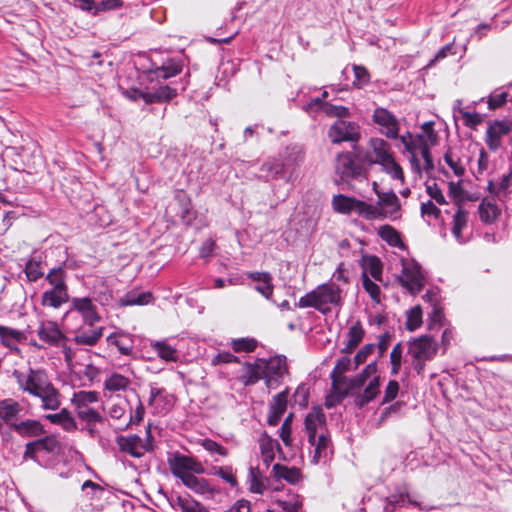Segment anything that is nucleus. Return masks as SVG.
I'll list each match as a JSON object with an SVG mask.
<instances>
[{
    "label": "nucleus",
    "mask_w": 512,
    "mask_h": 512,
    "mask_svg": "<svg viewBox=\"0 0 512 512\" xmlns=\"http://www.w3.org/2000/svg\"><path fill=\"white\" fill-rule=\"evenodd\" d=\"M26 340L23 331L0 325V343L9 348L17 349V344Z\"/></svg>",
    "instance_id": "obj_30"
},
{
    "label": "nucleus",
    "mask_w": 512,
    "mask_h": 512,
    "mask_svg": "<svg viewBox=\"0 0 512 512\" xmlns=\"http://www.w3.org/2000/svg\"><path fill=\"white\" fill-rule=\"evenodd\" d=\"M362 273L370 275L376 281H382V262L375 255H363L360 260Z\"/></svg>",
    "instance_id": "obj_28"
},
{
    "label": "nucleus",
    "mask_w": 512,
    "mask_h": 512,
    "mask_svg": "<svg viewBox=\"0 0 512 512\" xmlns=\"http://www.w3.org/2000/svg\"><path fill=\"white\" fill-rule=\"evenodd\" d=\"M292 420H293V413H290L287 415V417L284 419L281 428H280V438L283 441L285 446H291L292 444V438H291V432H292Z\"/></svg>",
    "instance_id": "obj_63"
},
{
    "label": "nucleus",
    "mask_w": 512,
    "mask_h": 512,
    "mask_svg": "<svg viewBox=\"0 0 512 512\" xmlns=\"http://www.w3.org/2000/svg\"><path fill=\"white\" fill-rule=\"evenodd\" d=\"M124 2L122 0H101L96 2V8L94 10V17L98 16L102 12L117 10L123 7Z\"/></svg>",
    "instance_id": "obj_62"
},
{
    "label": "nucleus",
    "mask_w": 512,
    "mask_h": 512,
    "mask_svg": "<svg viewBox=\"0 0 512 512\" xmlns=\"http://www.w3.org/2000/svg\"><path fill=\"white\" fill-rule=\"evenodd\" d=\"M37 397L41 399L42 408L45 410H56L61 404L59 399V392L52 383Z\"/></svg>",
    "instance_id": "obj_40"
},
{
    "label": "nucleus",
    "mask_w": 512,
    "mask_h": 512,
    "mask_svg": "<svg viewBox=\"0 0 512 512\" xmlns=\"http://www.w3.org/2000/svg\"><path fill=\"white\" fill-rule=\"evenodd\" d=\"M12 375L16 379L19 389L34 397L44 392V389L51 384L43 369L29 368L27 372L14 370Z\"/></svg>",
    "instance_id": "obj_3"
},
{
    "label": "nucleus",
    "mask_w": 512,
    "mask_h": 512,
    "mask_svg": "<svg viewBox=\"0 0 512 512\" xmlns=\"http://www.w3.org/2000/svg\"><path fill=\"white\" fill-rule=\"evenodd\" d=\"M107 342L115 345L122 355H132L133 339L129 333L124 331L113 332L107 337Z\"/></svg>",
    "instance_id": "obj_27"
},
{
    "label": "nucleus",
    "mask_w": 512,
    "mask_h": 512,
    "mask_svg": "<svg viewBox=\"0 0 512 512\" xmlns=\"http://www.w3.org/2000/svg\"><path fill=\"white\" fill-rule=\"evenodd\" d=\"M309 106H317L318 109L328 117H337L338 120L350 116L349 108L342 105H333L329 102L322 101L319 97L312 99Z\"/></svg>",
    "instance_id": "obj_24"
},
{
    "label": "nucleus",
    "mask_w": 512,
    "mask_h": 512,
    "mask_svg": "<svg viewBox=\"0 0 512 512\" xmlns=\"http://www.w3.org/2000/svg\"><path fill=\"white\" fill-rule=\"evenodd\" d=\"M67 272L64 270L62 266H57L46 274L45 280L51 286V288L68 290V286L66 283Z\"/></svg>",
    "instance_id": "obj_41"
},
{
    "label": "nucleus",
    "mask_w": 512,
    "mask_h": 512,
    "mask_svg": "<svg viewBox=\"0 0 512 512\" xmlns=\"http://www.w3.org/2000/svg\"><path fill=\"white\" fill-rule=\"evenodd\" d=\"M328 137L333 144L341 142L357 143L360 139V127L355 122L337 120L329 128Z\"/></svg>",
    "instance_id": "obj_5"
},
{
    "label": "nucleus",
    "mask_w": 512,
    "mask_h": 512,
    "mask_svg": "<svg viewBox=\"0 0 512 512\" xmlns=\"http://www.w3.org/2000/svg\"><path fill=\"white\" fill-rule=\"evenodd\" d=\"M152 298V293L149 291L139 292L137 290H131L119 299V305L123 307L133 305H146L151 302Z\"/></svg>",
    "instance_id": "obj_34"
},
{
    "label": "nucleus",
    "mask_w": 512,
    "mask_h": 512,
    "mask_svg": "<svg viewBox=\"0 0 512 512\" xmlns=\"http://www.w3.org/2000/svg\"><path fill=\"white\" fill-rule=\"evenodd\" d=\"M512 131V120H494L489 123L485 143L491 151H496L501 147V138Z\"/></svg>",
    "instance_id": "obj_11"
},
{
    "label": "nucleus",
    "mask_w": 512,
    "mask_h": 512,
    "mask_svg": "<svg viewBox=\"0 0 512 512\" xmlns=\"http://www.w3.org/2000/svg\"><path fill=\"white\" fill-rule=\"evenodd\" d=\"M44 418L52 424L60 425L66 431H73L77 428L74 418L66 408H63L59 413L47 414Z\"/></svg>",
    "instance_id": "obj_36"
},
{
    "label": "nucleus",
    "mask_w": 512,
    "mask_h": 512,
    "mask_svg": "<svg viewBox=\"0 0 512 512\" xmlns=\"http://www.w3.org/2000/svg\"><path fill=\"white\" fill-rule=\"evenodd\" d=\"M305 151L301 145L293 144L287 146L282 153L279 154L281 164L284 168L288 179L291 181L295 178V173L303 163Z\"/></svg>",
    "instance_id": "obj_7"
},
{
    "label": "nucleus",
    "mask_w": 512,
    "mask_h": 512,
    "mask_svg": "<svg viewBox=\"0 0 512 512\" xmlns=\"http://www.w3.org/2000/svg\"><path fill=\"white\" fill-rule=\"evenodd\" d=\"M275 447H277L278 450H281L280 444L269 435H267V433H264L261 438L260 449L263 461L267 467L274 460Z\"/></svg>",
    "instance_id": "obj_45"
},
{
    "label": "nucleus",
    "mask_w": 512,
    "mask_h": 512,
    "mask_svg": "<svg viewBox=\"0 0 512 512\" xmlns=\"http://www.w3.org/2000/svg\"><path fill=\"white\" fill-rule=\"evenodd\" d=\"M22 407L14 399L7 398L0 401V419L12 430L18 423V416Z\"/></svg>",
    "instance_id": "obj_20"
},
{
    "label": "nucleus",
    "mask_w": 512,
    "mask_h": 512,
    "mask_svg": "<svg viewBox=\"0 0 512 512\" xmlns=\"http://www.w3.org/2000/svg\"><path fill=\"white\" fill-rule=\"evenodd\" d=\"M321 309H326L325 306L340 305L341 304V289L335 283H324L316 287Z\"/></svg>",
    "instance_id": "obj_19"
},
{
    "label": "nucleus",
    "mask_w": 512,
    "mask_h": 512,
    "mask_svg": "<svg viewBox=\"0 0 512 512\" xmlns=\"http://www.w3.org/2000/svg\"><path fill=\"white\" fill-rule=\"evenodd\" d=\"M183 62L178 58H169L161 66L149 68L146 72V78L153 83L154 81H165L182 72Z\"/></svg>",
    "instance_id": "obj_10"
},
{
    "label": "nucleus",
    "mask_w": 512,
    "mask_h": 512,
    "mask_svg": "<svg viewBox=\"0 0 512 512\" xmlns=\"http://www.w3.org/2000/svg\"><path fill=\"white\" fill-rule=\"evenodd\" d=\"M375 372V362L368 364L359 375L351 379L347 378L344 375H335V371H332L330 374V378L332 381L333 393L345 398L353 390L361 388L365 384L367 379Z\"/></svg>",
    "instance_id": "obj_4"
},
{
    "label": "nucleus",
    "mask_w": 512,
    "mask_h": 512,
    "mask_svg": "<svg viewBox=\"0 0 512 512\" xmlns=\"http://www.w3.org/2000/svg\"><path fill=\"white\" fill-rule=\"evenodd\" d=\"M37 335L41 341L55 347H59L61 342L66 340V336L54 321H42L37 330Z\"/></svg>",
    "instance_id": "obj_14"
},
{
    "label": "nucleus",
    "mask_w": 512,
    "mask_h": 512,
    "mask_svg": "<svg viewBox=\"0 0 512 512\" xmlns=\"http://www.w3.org/2000/svg\"><path fill=\"white\" fill-rule=\"evenodd\" d=\"M372 164L384 166L383 139L371 138L369 150L353 145L352 150L338 153L334 160L336 184L349 185L352 181L365 179L367 169Z\"/></svg>",
    "instance_id": "obj_1"
},
{
    "label": "nucleus",
    "mask_w": 512,
    "mask_h": 512,
    "mask_svg": "<svg viewBox=\"0 0 512 512\" xmlns=\"http://www.w3.org/2000/svg\"><path fill=\"white\" fill-rule=\"evenodd\" d=\"M468 213L461 206L458 207L453 217V228L452 232L456 238H460L463 229L467 225Z\"/></svg>",
    "instance_id": "obj_56"
},
{
    "label": "nucleus",
    "mask_w": 512,
    "mask_h": 512,
    "mask_svg": "<svg viewBox=\"0 0 512 512\" xmlns=\"http://www.w3.org/2000/svg\"><path fill=\"white\" fill-rule=\"evenodd\" d=\"M39 452H46L51 455H59L61 452V444L54 435H48L36 440Z\"/></svg>",
    "instance_id": "obj_47"
},
{
    "label": "nucleus",
    "mask_w": 512,
    "mask_h": 512,
    "mask_svg": "<svg viewBox=\"0 0 512 512\" xmlns=\"http://www.w3.org/2000/svg\"><path fill=\"white\" fill-rule=\"evenodd\" d=\"M171 505L179 507L181 512H209L207 507L193 499L190 495L177 496L175 499H172Z\"/></svg>",
    "instance_id": "obj_33"
},
{
    "label": "nucleus",
    "mask_w": 512,
    "mask_h": 512,
    "mask_svg": "<svg viewBox=\"0 0 512 512\" xmlns=\"http://www.w3.org/2000/svg\"><path fill=\"white\" fill-rule=\"evenodd\" d=\"M274 477L284 479L290 484H296L301 478V472L296 467H287L281 464H274L272 468Z\"/></svg>",
    "instance_id": "obj_39"
},
{
    "label": "nucleus",
    "mask_w": 512,
    "mask_h": 512,
    "mask_svg": "<svg viewBox=\"0 0 512 512\" xmlns=\"http://www.w3.org/2000/svg\"><path fill=\"white\" fill-rule=\"evenodd\" d=\"M168 463L172 475H174V472L176 474L177 472H180V474L188 473L197 476V474L202 475L206 472L201 462L197 461L195 458L191 456H187L179 452L174 453L173 457L168 460Z\"/></svg>",
    "instance_id": "obj_9"
},
{
    "label": "nucleus",
    "mask_w": 512,
    "mask_h": 512,
    "mask_svg": "<svg viewBox=\"0 0 512 512\" xmlns=\"http://www.w3.org/2000/svg\"><path fill=\"white\" fill-rule=\"evenodd\" d=\"M386 244L391 247L399 248L403 251L407 249V246L402 239L401 233L393 226L388 224H386Z\"/></svg>",
    "instance_id": "obj_57"
},
{
    "label": "nucleus",
    "mask_w": 512,
    "mask_h": 512,
    "mask_svg": "<svg viewBox=\"0 0 512 512\" xmlns=\"http://www.w3.org/2000/svg\"><path fill=\"white\" fill-rule=\"evenodd\" d=\"M12 430L21 437H37L46 432L42 423L34 419L20 421Z\"/></svg>",
    "instance_id": "obj_26"
},
{
    "label": "nucleus",
    "mask_w": 512,
    "mask_h": 512,
    "mask_svg": "<svg viewBox=\"0 0 512 512\" xmlns=\"http://www.w3.org/2000/svg\"><path fill=\"white\" fill-rule=\"evenodd\" d=\"M102 335L103 327L91 328L88 330L83 329L75 335L74 341L77 344L94 346L100 340Z\"/></svg>",
    "instance_id": "obj_43"
},
{
    "label": "nucleus",
    "mask_w": 512,
    "mask_h": 512,
    "mask_svg": "<svg viewBox=\"0 0 512 512\" xmlns=\"http://www.w3.org/2000/svg\"><path fill=\"white\" fill-rule=\"evenodd\" d=\"M288 390H284L272 399L269 405L267 423L269 426H276L287 408Z\"/></svg>",
    "instance_id": "obj_21"
},
{
    "label": "nucleus",
    "mask_w": 512,
    "mask_h": 512,
    "mask_svg": "<svg viewBox=\"0 0 512 512\" xmlns=\"http://www.w3.org/2000/svg\"><path fill=\"white\" fill-rule=\"evenodd\" d=\"M364 336V330L360 322H356L352 325L346 335V345L342 349L344 353H351L362 341Z\"/></svg>",
    "instance_id": "obj_44"
},
{
    "label": "nucleus",
    "mask_w": 512,
    "mask_h": 512,
    "mask_svg": "<svg viewBox=\"0 0 512 512\" xmlns=\"http://www.w3.org/2000/svg\"><path fill=\"white\" fill-rule=\"evenodd\" d=\"M295 306L298 308L312 307L322 313H326L328 311V309H321V305L319 302L318 293H317L316 288L314 290L306 293L304 296H302L299 299V301L295 304Z\"/></svg>",
    "instance_id": "obj_51"
},
{
    "label": "nucleus",
    "mask_w": 512,
    "mask_h": 512,
    "mask_svg": "<svg viewBox=\"0 0 512 512\" xmlns=\"http://www.w3.org/2000/svg\"><path fill=\"white\" fill-rule=\"evenodd\" d=\"M399 121L391 112L386 110V138L398 140L400 142L399 136Z\"/></svg>",
    "instance_id": "obj_58"
},
{
    "label": "nucleus",
    "mask_w": 512,
    "mask_h": 512,
    "mask_svg": "<svg viewBox=\"0 0 512 512\" xmlns=\"http://www.w3.org/2000/svg\"><path fill=\"white\" fill-rule=\"evenodd\" d=\"M378 197H379V207H376L374 205H371V204H368L364 201H361V200H358V204H357V210H356V213L361 216V217H364L368 220H372V219H376L378 217H380L382 214H383V207L381 205L382 201H384V198L381 196V194L376 191Z\"/></svg>",
    "instance_id": "obj_37"
},
{
    "label": "nucleus",
    "mask_w": 512,
    "mask_h": 512,
    "mask_svg": "<svg viewBox=\"0 0 512 512\" xmlns=\"http://www.w3.org/2000/svg\"><path fill=\"white\" fill-rule=\"evenodd\" d=\"M173 476L180 479L182 484L193 493L203 496L206 499H213L214 496L219 493V489L211 485L206 478L188 473L180 474V472H177V474L174 472Z\"/></svg>",
    "instance_id": "obj_6"
},
{
    "label": "nucleus",
    "mask_w": 512,
    "mask_h": 512,
    "mask_svg": "<svg viewBox=\"0 0 512 512\" xmlns=\"http://www.w3.org/2000/svg\"><path fill=\"white\" fill-rule=\"evenodd\" d=\"M304 425L307 432L317 433L319 428L324 429L326 427V416L322 408L314 407L306 415Z\"/></svg>",
    "instance_id": "obj_32"
},
{
    "label": "nucleus",
    "mask_w": 512,
    "mask_h": 512,
    "mask_svg": "<svg viewBox=\"0 0 512 512\" xmlns=\"http://www.w3.org/2000/svg\"><path fill=\"white\" fill-rule=\"evenodd\" d=\"M362 285L364 290L370 295L372 301L375 304L381 303V289L378 284H376L373 280L370 279L368 275L365 273L361 274Z\"/></svg>",
    "instance_id": "obj_53"
},
{
    "label": "nucleus",
    "mask_w": 512,
    "mask_h": 512,
    "mask_svg": "<svg viewBox=\"0 0 512 512\" xmlns=\"http://www.w3.org/2000/svg\"><path fill=\"white\" fill-rule=\"evenodd\" d=\"M248 489L252 493L263 494L266 486L258 467H250L247 476Z\"/></svg>",
    "instance_id": "obj_46"
},
{
    "label": "nucleus",
    "mask_w": 512,
    "mask_h": 512,
    "mask_svg": "<svg viewBox=\"0 0 512 512\" xmlns=\"http://www.w3.org/2000/svg\"><path fill=\"white\" fill-rule=\"evenodd\" d=\"M69 301L68 290L49 288L42 293L41 305L53 309L60 308Z\"/></svg>",
    "instance_id": "obj_23"
},
{
    "label": "nucleus",
    "mask_w": 512,
    "mask_h": 512,
    "mask_svg": "<svg viewBox=\"0 0 512 512\" xmlns=\"http://www.w3.org/2000/svg\"><path fill=\"white\" fill-rule=\"evenodd\" d=\"M131 381L129 378L119 374L112 373L106 380L104 381V388L111 392L121 391L127 389L130 385Z\"/></svg>",
    "instance_id": "obj_48"
},
{
    "label": "nucleus",
    "mask_w": 512,
    "mask_h": 512,
    "mask_svg": "<svg viewBox=\"0 0 512 512\" xmlns=\"http://www.w3.org/2000/svg\"><path fill=\"white\" fill-rule=\"evenodd\" d=\"M99 395L96 391H79L74 394L73 404L75 406H89L91 403L97 402Z\"/></svg>",
    "instance_id": "obj_59"
},
{
    "label": "nucleus",
    "mask_w": 512,
    "mask_h": 512,
    "mask_svg": "<svg viewBox=\"0 0 512 512\" xmlns=\"http://www.w3.org/2000/svg\"><path fill=\"white\" fill-rule=\"evenodd\" d=\"M152 348L165 361H176L178 359L177 350L165 342H156L152 344Z\"/></svg>",
    "instance_id": "obj_52"
},
{
    "label": "nucleus",
    "mask_w": 512,
    "mask_h": 512,
    "mask_svg": "<svg viewBox=\"0 0 512 512\" xmlns=\"http://www.w3.org/2000/svg\"><path fill=\"white\" fill-rule=\"evenodd\" d=\"M333 453L332 442L329 434L321 433L318 436L317 443L314 450L312 461L317 464L319 462L326 463Z\"/></svg>",
    "instance_id": "obj_25"
},
{
    "label": "nucleus",
    "mask_w": 512,
    "mask_h": 512,
    "mask_svg": "<svg viewBox=\"0 0 512 512\" xmlns=\"http://www.w3.org/2000/svg\"><path fill=\"white\" fill-rule=\"evenodd\" d=\"M400 144L403 145L404 151L408 152L411 155L410 162L412 167L417 173H421V166L419 160L416 156V151L420 150L421 155L424 159L425 165L424 170L427 174L435 169L434 161L432 158L430 146L427 140L423 135H417L416 138H413V135L406 131L400 138Z\"/></svg>",
    "instance_id": "obj_2"
},
{
    "label": "nucleus",
    "mask_w": 512,
    "mask_h": 512,
    "mask_svg": "<svg viewBox=\"0 0 512 512\" xmlns=\"http://www.w3.org/2000/svg\"><path fill=\"white\" fill-rule=\"evenodd\" d=\"M386 173L393 178L404 181V173L402 167L395 162L393 156L386 151Z\"/></svg>",
    "instance_id": "obj_61"
},
{
    "label": "nucleus",
    "mask_w": 512,
    "mask_h": 512,
    "mask_svg": "<svg viewBox=\"0 0 512 512\" xmlns=\"http://www.w3.org/2000/svg\"><path fill=\"white\" fill-rule=\"evenodd\" d=\"M77 416L84 422H99L104 421L102 415L90 406H75Z\"/></svg>",
    "instance_id": "obj_54"
},
{
    "label": "nucleus",
    "mask_w": 512,
    "mask_h": 512,
    "mask_svg": "<svg viewBox=\"0 0 512 512\" xmlns=\"http://www.w3.org/2000/svg\"><path fill=\"white\" fill-rule=\"evenodd\" d=\"M380 393L379 377L375 376L367 385L365 390L355 398V404L363 408Z\"/></svg>",
    "instance_id": "obj_35"
},
{
    "label": "nucleus",
    "mask_w": 512,
    "mask_h": 512,
    "mask_svg": "<svg viewBox=\"0 0 512 512\" xmlns=\"http://www.w3.org/2000/svg\"><path fill=\"white\" fill-rule=\"evenodd\" d=\"M508 99L507 92L493 93L490 94L487 99V106L490 110H496L503 107Z\"/></svg>",
    "instance_id": "obj_64"
},
{
    "label": "nucleus",
    "mask_w": 512,
    "mask_h": 512,
    "mask_svg": "<svg viewBox=\"0 0 512 512\" xmlns=\"http://www.w3.org/2000/svg\"><path fill=\"white\" fill-rule=\"evenodd\" d=\"M401 284L412 294L419 293L425 284V278L419 267L403 268V275L400 277Z\"/></svg>",
    "instance_id": "obj_18"
},
{
    "label": "nucleus",
    "mask_w": 512,
    "mask_h": 512,
    "mask_svg": "<svg viewBox=\"0 0 512 512\" xmlns=\"http://www.w3.org/2000/svg\"><path fill=\"white\" fill-rule=\"evenodd\" d=\"M264 374L284 378L288 373L286 357L283 355L270 358L268 361L263 359Z\"/></svg>",
    "instance_id": "obj_29"
},
{
    "label": "nucleus",
    "mask_w": 512,
    "mask_h": 512,
    "mask_svg": "<svg viewBox=\"0 0 512 512\" xmlns=\"http://www.w3.org/2000/svg\"><path fill=\"white\" fill-rule=\"evenodd\" d=\"M257 341L254 338H238L233 339L230 343L231 348L235 353L253 352L257 347Z\"/></svg>",
    "instance_id": "obj_55"
},
{
    "label": "nucleus",
    "mask_w": 512,
    "mask_h": 512,
    "mask_svg": "<svg viewBox=\"0 0 512 512\" xmlns=\"http://www.w3.org/2000/svg\"><path fill=\"white\" fill-rule=\"evenodd\" d=\"M23 271L28 282H36L44 276L42 263L35 258L27 260Z\"/></svg>",
    "instance_id": "obj_50"
},
{
    "label": "nucleus",
    "mask_w": 512,
    "mask_h": 512,
    "mask_svg": "<svg viewBox=\"0 0 512 512\" xmlns=\"http://www.w3.org/2000/svg\"><path fill=\"white\" fill-rule=\"evenodd\" d=\"M358 200L339 194L333 197L332 206L335 211L342 214L356 213Z\"/></svg>",
    "instance_id": "obj_42"
},
{
    "label": "nucleus",
    "mask_w": 512,
    "mask_h": 512,
    "mask_svg": "<svg viewBox=\"0 0 512 512\" xmlns=\"http://www.w3.org/2000/svg\"><path fill=\"white\" fill-rule=\"evenodd\" d=\"M115 440L121 452L129 454L134 458H141L146 452L154 450L153 445L143 443L142 438L137 434L119 435Z\"/></svg>",
    "instance_id": "obj_8"
},
{
    "label": "nucleus",
    "mask_w": 512,
    "mask_h": 512,
    "mask_svg": "<svg viewBox=\"0 0 512 512\" xmlns=\"http://www.w3.org/2000/svg\"><path fill=\"white\" fill-rule=\"evenodd\" d=\"M247 277L255 282L254 289L267 300H271L274 284L272 275L269 272H247Z\"/></svg>",
    "instance_id": "obj_17"
},
{
    "label": "nucleus",
    "mask_w": 512,
    "mask_h": 512,
    "mask_svg": "<svg viewBox=\"0 0 512 512\" xmlns=\"http://www.w3.org/2000/svg\"><path fill=\"white\" fill-rule=\"evenodd\" d=\"M209 475H215L220 477L223 481L228 483L231 487H236L238 485L237 478L234 474L233 467L228 466H212L208 471Z\"/></svg>",
    "instance_id": "obj_49"
},
{
    "label": "nucleus",
    "mask_w": 512,
    "mask_h": 512,
    "mask_svg": "<svg viewBox=\"0 0 512 512\" xmlns=\"http://www.w3.org/2000/svg\"><path fill=\"white\" fill-rule=\"evenodd\" d=\"M259 172V179L266 182L277 179H283L286 182H290L279 157H271L265 160L260 166Z\"/></svg>",
    "instance_id": "obj_15"
},
{
    "label": "nucleus",
    "mask_w": 512,
    "mask_h": 512,
    "mask_svg": "<svg viewBox=\"0 0 512 512\" xmlns=\"http://www.w3.org/2000/svg\"><path fill=\"white\" fill-rule=\"evenodd\" d=\"M71 308L79 312L84 322L92 326L95 322L100 321V316L97 313L96 306L93 304L91 298L74 297L71 299Z\"/></svg>",
    "instance_id": "obj_16"
},
{
    "label": "nucleus",
    "mask_w": 512,
    "mask_h": 512,
    "mask_svg": "<svg viewBox=\"0 0 512 512\" xmlns=\"http://www.w3.org/2000/svg\"><path fill=\"white\" fill-rule=\"evenodd\" d=\"M178 94L177 88L170 84H164L161 80L156 85L146 87L142 100L146 104L169 102Z\"/></svg>",
    "instance_id": "obj_12"
},
{
    "label": "nucleus",
    "mask_w": 512,
    "mask_h": 512,
    "mask_svg": "<svg viewBox=\"0 0 512 512\" xmlns=\"http://www.w3.org/2000/svg\"><path fill=\"white\" fill-rule=\"evenodd\" d=\"M438 352V344L433 337L422 335L410 342L408 354L412 357L432 359Z\"/></svg>",
    "instance_id": "obj_13"
},
{
    "label": "nucleus",
    "mask_w": 512,
    "mask_h": 512,
    "mask_svg": "<svg viewBox=\"0 0 512 512\" xmlns=\"http://www.w3.org/2000/svg\"><path fill=\"white\" fill-rule=\"evenodd\" d=\"M378 197H379V207H376L374 205H371V204H368L364 201H361V200H358V204H357V210H356V213L361 216V217H364L368 220H372V219H376L378 217H380L382 214H383V207L381 205L382 201H384V198L381 196V194L376 191Z\"/></svg>",
    "instance_id": "obj_38"
},
{
    "label": "nucleus",
    "mask_w": 512,
    "mask_h": 512,
    "mask_svg": "<svg viewBox=\"0 0 512 512\" xmlns=\"http://www.w3.org/2000/svg\"><path fill=\"white\" fill-rule=\"evenodd\" d=\"M422 324V310L419 305L411 308L407 313L406 327L410 331H414Z\"/></svg>",
    "instance_id": "obj_60"
},
{
    "label": "nucleus",
    "mask_w": 512,
    "mask_h": 512,
    "mask_svg": "<svg viewBox=\"0 0 512 512\" xmlns=\"http://www.w3.org/2000/svg\"><path fill=\"white\" fill-rule=\"evenodd\" d=\"M263 374V359L259 358L254 363H243V374L239 380L244 386H251L261 380Z\"/></svg>",
    "instance_id": "obj_22"
},
{
    "label": "nucleus",
    "mask_w": 512,
    "mask_h": 512,
    "mask_svg": "<svg viewBox=\"0 0 512 512\" xmlns=\"http://www.w3.org/2000/svg\"><path fill=\"white\" fill-rule=\"evenodd\" d=\"M479 217L482 222L491 224L497 220L501 210L495 202V199L484 198L478 207Z\"/></svg>",
    "instance_id": "obj_31"
}]
</instances>
